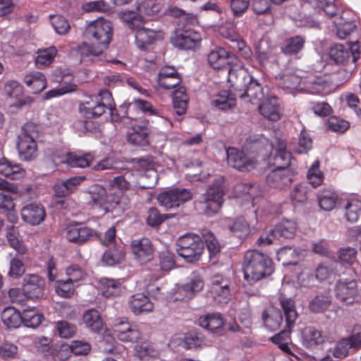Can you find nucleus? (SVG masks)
<instances>
[{
  "label": "nucleus",
  "mask_w": 361,
  "mask_h": 361,
  "mask_svg": "<svg viewBox=\"0 0 361 361\" xmlns=\"http://www.w3.org/2000/svg\"><path fill=\"white\" fill-rule=\"evenodd\" d=\"M65 233L69 242L79 245L92 240L96 235L93 229L78 222L68 224L65 228Z\"/></svg>",
  "instance_id": "13"
},
{
  "label": "nucleus",
  "mask_w": 361,
  "mask_h": 361,
  "mask_svg": "<svg viewBox=\"0 0 361 361\" xmlns=\"http://www.w3.org/2000/svg\"><path fill=\"white\" fill-rule=\"evenodd\" d=\"M222 36L230 40L233 44V45H231L233 49H238L246 58L250 56L251 50L250 47L245 44V42L235 32H233L230 35H226L223 32Z\"/></svg>",
  "instance_id": "52"
},
{
  "label": "nucleus",
  "mask_w": 361,
  "mask_h": 361,
  "mask_svg": "<svg viewBox=\"0 0 361 361\" xmlns=\"http://www.w3.org/2000/svg\"><path fill=\"white\" fill-rule=\"evenodd\" d=\"M289 195L294 207L305 205L308 200V188L305 183L297 184L290 190Z\"/></svg>",
  "instance_id": "39"
},
{
  "label": "nucleus",
  "mask_w": 361,
  "mask_h": 361,
  "mask_svg": "<svg viewBox=\"0 0 361 361\" xmlns=\"http://www.w3.org/2000/svg\"><path fill=\"white\" fill-rule=\"evenodd\" d=\"M82 321L86 327L95 332L101 331L104 326L99 312L95 309H90L83 313Z\"/></svg>",
  "instance_id": "35"
},
{
  "label": "nucleus",
  "mask_w": 361,
  "mask_h": 361,
  "mask_svg": "<svg viewBox=\"0 0 361 361\" xmlns=\"http://www.w3.org/2000/svg\"><path fill=\"white\" fill-rule=\"evenodd\" d=\"M264 90L256 80L253 79L245 90L241 94H238V97L241 99L247 97L250 102L253 99L261 101L267 96V94L265 95Z\"/></svg>",
  "instance_id": "40"
},
{
  "label": "nucleus",
  "mask_w": 361,
  "mask_h": 361,
  "mask_svg": "<svg viewBox=\"0 0 361 361\" xmlns=\"http://www.w3.org/2000/svg\"><path fill=\"white\" fill-rule=\"evenodd\" d=\"M314 6L322 9L329 18H333L338 13V8L334 4V0H304Z\"/></svg>",
  "instance_id": "49"
},
{
  "label": "nucleus",
  "mask_w": 361,
  "mask_h": 361,
  "mask_svg": "<svg viewBox=\"0 0 361 361\" xmlns=\"http://www.w3.org/2000/svg\"><path fill=\"white\" fill-rule=\"evenodd\" d=\"M204 243L206 244L209 256H216L221 251V245L213 233L209 231H204L202 233Z\"/></svg>",
  "instance_id": "51"
},
{
  "label": "nucleus",
  "mask_w": 361,
  "mask_h": 361,
  "mask_svg": "<svg viewBox=\"0 0 361 361\" xmlns=\"http://www.w3.org/2000/svg\"><path fill=\"white\" fill-rule=\"evenodd\" d=\"M1 320L8 329H16L22 323L23 315L14 307H6L1 315Z\"/></svg>",
  "instance_id": "38"
},
{
  "label": "nucleus",
  "mask_w": 361,
  "mask_h": 361,
  "mask_svg": "<svg viewBox=\"0 0 361 361\" xmlns=\"http://www.w3.org/2000/svg\"><path fill=\"white\" fill-rule=\"evenodd\" d=\"M338 194L331 188H324L318 192L317 200L320 208L324 211H331L336 205Z\"/></svg>",
  "instance_id": "32"
},
{
  "label": "nucleus",
  "mask_w": 361,
  "mask_h": 361,
  "mask_svg": "<svg viewBox=\"0 0 361 361\" xmlns=\"http://www.w3.org/2000/svg\"><path fill=\"white\" fill-rule=\"evenodd\" d=\"M312 147V139L303 128L300 133L296 152L302 154L307 153Z\"/></svg>",
  "instance_id": "62"
},
{
  "label": "nucleus",
  "mask_w": 361,
  "mask_h": 361,
  "mask_svg": "<svg viewBox=\"0 0 361 361\" xmlns=\"http://www.w3.org/2000/svg\"><path fill=\"white\" fill-rule=\"evenodd\" d=\"M225 195L224 179H216L203 193L199 200V204L207 216L216 214L221 208Z\"/></svg>",
  "instance_id": "5"
},
{
  "label": "nucleus",
  "mask_w": 361,
  "mask_h": 361,
  "mask_svg": "<svg viewBox=\"0 0 361 361\" xmlns=\"http://www.w3.org/2000/svg\"><path fill=\"white\" fill-rule=\"evenodd\" d=\"M300 75L293 73H284L274 78L275 85L283 90H298Z\"/></svg>",
  "instance_id": "33"
},
{
  "label": "nucleus",
  "mask_w": 361,
  "mask_h": 361,
  "mask_svg": "<svg viewBox=\"0 0 361 361\" xmlns=\"http://www.w3.org/2000/svg\"><path fill=\"white\" fill-rule=\"evenodd\" d=\"M271 260L269 256L256 250L245 252L243 260L244 279L250 284L269 275Z\"/></svg>",
  "instance_id": "2"
},
{
  "label": "nucleus",
  "mask_w": 361,
  "mask_h": 361,
  "mask_svg": "<svg viewBox=\"0 0 361 361\" xmlns=\"http://www.w3.org/2000/svg\"><path fill=\"white\" fill-rule=\"evenodd\" d=\"M280 304L283 310L286 320V328L279 334L272 336V343L287 355H293L289 344L290 343V334L298 317L295 301L292 298H286L283 295L279 297Z\"/></svg>",
  "instance_id": "4"
},
{
  "label": "nucleus",
  "mask_w": 361,
  "mask_h": 361,
  "mask_svg": "<svg viewBox=\"0 0 361 361\" xmlns=\"http://www.w3.org/2000/svg\"><path fill=\"white\" fill-rule=\"evenodd\" d=\"M275 148V154L273 157V169H293L290 168L293 157L292 153L287 149V142L283 135L276 133L275 142H272V149Z\"/></svg>",
  "instance_id": "9"
},
{
  "label": "nucleus",
  "mask_w": 361,
  "mask_h": 361,
  "mask_svg": "<svg viewBox=\"0 0 361 361\" xmlns=\"http://www.w3.org/2000/svg\"><path fill=\"white\" fill-rule=\"evenodd\" d=\"M192 198L191 192L185 188H176L159 194L157 200L160 205L166 209L178 207Z\"/></svg>",
  "instance_id": "12"
},
{
  "label": "nucleus",
  "mask_w": 361,
  "mask_h": 361,
  "mask_svg": "<svg viewBox=\"0 0 361 361\" xmlns=\"http://www.w3.org/2000/svg\"><path fill=\"white\" fill-rule=\"evenodd\" d=\"M343 101L346 106L352 109L358 118L361 119V108L359 106L360 100L354 93L346 92L343 94Z\"/></svg>",
  "instance_id": "64"
},
{
  "label": "nucleus",
  "mask_w": 361,
  "mask_h": 361,
  "mask_svg": "<svg viewBox=\"0 0 361 361\" xmlns=\"http://www.w3.org/2000/svg\"><path fill=\"white\" fill-rule=\"evenodd\" d=\"M329 56L331 61L337 65L344 66L352 59L356 63L360 58V51L357 43L351 46L342 44H336L329 50Z\"/></svg>",
  "instance_id": "8"
},
{
  "label": "nucleus",
  "mask_w": 361,
  "mask_h": 361,
  "mask_svg": "<svg viewBox=\"0 0 361 361\" xmlns=\"http://www.w3.org/2000/svg\"><path fill=\"white\" fill-rule=\"evenodd\" d=\"M122 18L130 29L137 30L135 40L140 49H145L147 45L153 43L159 37V32L142 27L143 22L142 16L135 12H128L124 13Z\"/></svg>",
  "instance_id": "7"
},
{
  "label": "nucleus",
  "mask_w": 361,
  "mask_h": 361,
  "mask_svg": "<svg viewBox=\"0 0 361 361\" xmlns=\"http://www.w3.org/2000/svg\"><path fill=\"white\" fill-rule=\"evenodd\" d=\"M17 149L20 159L30 161L37 154V147L35 140L25 136H18Z\"/></svg>",
  "instance_id": "25"
},
{
  "label": "nucleus",
  "mask_w": 361,
  "mask_h": 361,
  "mask_svg": "<svg viewBox=\"0 0 361 361\" xmlns=\"http://www.w3.org/2000/svg\"><path fill=\"white\" fill-rule=\"evenodd\" d=\"M207 61L214 69H222L232 66L237 58L235 54L229 53L225 49L217 48L208 54Z\"/></svg>",
  "instance_id": "18"
},
{
  "label": "nucleus",
  "mask_w": 361,
  "mask_h": 361,
  "mask_svg": "<svg viewBox=\"0 0 361 361\" xmlns=\"http://www.w3.org/2000/svg\"><path fill=\"white\" fill-rule=\"evenodd\" d=\"M83 37L92 43L83 42L78 47L81 59L92 63L102 61L104 50L107 49L113 37V25L104 18L90 22L85 28Z\"/></svg>",
  "instance_id": "1"
},
{
  "label": "nucleus",
  "mask_w": 361,
  "mask_h": 361,
  "mask_svg": "<svg viewBox=\"0 0 361 361\" xmlns=\"http://www.w3.org/2000/svg\"><path fill=\"white\" fill-rule=\"evenodd\" d=\"M43 319L42 314L27 310L23 312L22 323L27 327L36 328L42 323Z\"/></svg>",
  "instance_id": "63"
},
{
  "label": "nucleus",
  "mask_w": 361,
  "mask_h": 361,
  "mask_svg": "<svg viewBox=\"0 0 361 361\" xmlns=\"http://www.w3.org/2000/svg\"><path fill=\"white\" fill-rule=\"evenodd\" d=\"M18 236L19 233L17 227L14 226H7L6 238L10 245L17 250V252L24 254L25 247L20 242Z\"/></svg>",
  "instance_id": "56"
},
{
  "label": "nucleus",
  "mask_w": 361,
  "mask_h": 361,
  "mask_svg": "<svg viewBox=\"0 0 361 361\" xmlns=\"http://www.w3.org/2000/svg\"><path fill=\"white\" fill-rule=\"evenodd\" d=\"M177 247L178 255L187 262L192 263L200 259L204 250V243L200 235L187 233L178 238Z\"/></svg>",
  "instance_id": "6"
},
{
  "label": "nucleus",
  "mask_w": 361,
  "mask_h": 361,
  "mask_svg": "<svg viewBox=\"0 0 361 361\" xmlns=\"http://www.w3.org/2000/svg\"><path fill=\"white\" fill-rule=\"evenodd\" d=\"M257 59L262 64H265L269 62V59L271 55V47L269 40L266 38H262L257 47Z\"/></svg>",
  "instance_id": "60"
},
{
  "label": "nucleus",
  "mask_w": 361,
  "mask_h": 361,
  "mask_svg": "<svg viewBox=\"0 0 361 361\" xmlns=\"http://www.w3.org/2000/svg\"><path fill=\"white\" fill-rule=\"evenodd\" d=\"M108 247L102 256V261L106 264L113 266L120 263L124 259L125 252L122 245H114Z\"/></svg>",
  "instance_id": "36"
},
{
  "label": "nucleus",
  "mask_w": 361,
  "mask_h": 361,
  "mask_svg": "<svg viewBox=\"0 0 361 361\" xmlns=\"http://www.w3.org/2000/svg\"><path fill=\"white\" fill-rule=\"evenodd\" d=\"M188 97L184 89L180 88L173 92V104L175 112L178 116L186 113Z\"/></svg>",
  "instance_id": "44"
},
{
  "label": "nucleus",
  "mask_w": 361,
  "mask_h": 361,
  "mask_svg": "<svg viewBox=\"0 0 361 361\" xmlns=\"http://www.w3.org/2000/svg\"><path fill=\"white\" fill-rule=\"evenodd\" d=\"M228 228L231 232L239 238L245 236L250 233V225L243 217L235 219L228 225Z\"/></svg>",
  "instance_id": "53"
},
{
  "label": "nucleus",
  "mask_w": 361,
  "mask_h": 361,
  "mask_svg": "<svg viewBox=\"0 0 361 361\" xmlns=\"http://www.w3.org/2000/svg\"><path fill=\"white\" fill-rule=\"evenodd\" d=\"M326 125L329 130L340 133L345 132L350 128L348 121L335 116L328 118Z\"/></svg>",
  "instance_id": "58"
},
{
  "label": "nucleus",
  "mask_w": 361,
  "mask_h": 361,
  "mask_svg": "<svg viewBox=\"0 0 361 361\" xmlns=\"http://www.w3.org/2000/svg\"><path fill=\"white\" fill-rule=\"evenodd\" d=\"M45 216L44 208L40 204L31 203L21 209L22 219L31 225H39L44 220Z\"/></svg>",
  "instance_id": "23"
},
{
  "label": "nucleus",
  "mask_w": 361,
  "mask_h": 361,
  "mask_svg": "<svg viewBox=\"0 0 361 361\" xmlns=\"http://www.w3.org/2000/svg\"><path fill=\"white\" fill-rule=\"evenodd\" d=\"M181 82V77L173 66L162 67L158 75V84L164 89L175 88Z\"/></svg>",
  "instance_id": "22"
},
{
  "label": "nucleus",
  "mask_w": 361,
  "mask_h": 361,
  "mask_svg": "<svg viewBox=\"0 0 361 361\" xmlns=\"http://www.w3.org/2000/svg\"><path fill=\"white\" fill-rule=\"evenodd\" d=\"M45 286L44 280L37 274H26L23 278V290L31 299L42 297Z\"/></svg>",
  "instance_id": "19"
},
{
  "label": "nucleus",
  "mask_w": 361,
  "mask_h": 361,
  "mask_svg": "<svg viewBox=\"0 0 361 361\" xmlns=\"http://www.w3.org/2000/svg\"><path fill=\"white\" fill-rule=\"evenodd\" d=\"M294 176L293 169H272V188L286 189L290 186Z\"/></svg>",
  "instance_id": "30"
},
{
  "label": "nucleus",
  "mask_w": 361,
  "mask_h": 361,
  "mask_svg": "<svg viewBox=\"0 0 361 361\" xmlns=\"http://www.w3.org/2000/svg\"><path fill=\"white\" fill-rule=\"evenodd\" d=\"M252 80V76L243 68L233 65L228 69V82L235 92V97L241 94Z\"/></svg>",
  "instance_id": "14"
},
{
  "label": "nucleus",
  "mask_w": 361,
  "mask_h": 361,
  "mask_svg": "<svg viewBox=\"0 0 361 361\" xmlns=\"http://www.w3.org/2000/svg\"><path fill=\"white\" fill-rule=\"evenodd\" d=\"M212 104L220 110L227 111L233 108L236 102L232 94L224 91L217 95V97L212 101Z\"/></svg>",
  "instance_id": "46"
},
{
  "label": "nucleus",
  "mask_w": 361,
  "mask_h": 361,
  "mask_svg": "<svg viewBox=\"0 0 361 361\" xmlns=\"http://www.w3.org/2000/svg\"><path fill=\"white\" fill-rule=\"evenodd\" d=\"M334 292L337 300L351 303L358 293L357 281L354 279H341L335 284Z\"/></svg>",
  "instance_id": "17"
},
{
  "label": "nucleus",
  "mask_w": 361,
  "mask_h": 361,
  "mask_svg": "<svg viewBox=\"0 0 361 361\" xmlns=\"http://www.w3.org/2000/svg\"><path fill=\"white\" fill-rule=\"evenodd\" d=\"M174 257V255L167 250L158 253L156 263L149 269L154 280L160 279L175 267Z\"/></svg>",
  "instance_id": "16"
},
{
  "label": "nucleus",
  "mask_w": 361,
  "mask_h": 361,
  "mask_svg": "<svg viewBox=\"0 0 361 361\" xmlns=\"http://www.w3.org/2000/svg\"><path fill=\"white\" fill-rule=\"evenodd\" d=\"M129 306L131 311L137 315L152 312L154 309L153 303L142 293L132 295L129 300Z\"/></svg>",
  "instance_id": "29"
},
{
  "label": "nucleus",
  "mask_w": 361,
  "mask_h": 361,
  "mask_svg": "<svg viewBox=\"0 0 361 361\" xmlns=\"http://www.w3.org/2000/svg\"><path fill=\"white\" fill-rule=\"evenodd\" d=\"M357 253L354 247H341L337 252V257L342 264L353 265L357 262Z\"/></svg>",
  "instance_id": "54"
},
{
  "label": "nucleus",
  "mask_w": 361,
  "mask_h": 361,
  "mask_svg": "<svg viewBox=\"0 0 361 361\" xmlns=\"http://www.w3.org/2000/svg\"><path fill=\"white\" fill-rule=\"evenodd\" d=\"M56 329L60 337L63 338H69L73 336L76 331V327L74 324L67 321H58L56 322Z\"/></svg>",
  "instance_id": "61"
},
{
  "label": "nucleus",
  "mask_w": 361,
  "mask_h": 361,
  "mask_svg": "<svg viewBox=\"0 0 361 361\" xmlns=\"http://www.w3.org/2000/svg\"><path fill=\"white\" fill-rule=\"evenodd\" d=\"M345 216L350 223H355L361 217V201L351 199L345 206Z\"/></svg>",
  "instance_id": "45"
},
{
  "label": "nucleus",
  "mask_w": 361,
  "mask_h": 361,
  "mask_svg": "<svg viewBox=\"0 0 361 361\" xmlns=\"http://www.w3.org/2000/svg\"><path fill=\"white\" fill-rule=\"evenodd\" d=\"M107 109L112 116L116 111L111 93L107 90H102L97 95L88 97L80 102L78 106L80 113L87 118L100 117Z\"/></svg>",
  "instance_id": "3"
},
{
  "label": "nucleus",
  "mask_w": 361,
  "mask_h": 361,
  "mask_svg": "<svg viewBox=\"0 0 361 361\" xmlns=\"http://www.w3.org/2000/svg\"><path fill=\"white\" fill-rule=\"evenodd\" d=\"M103 286L102 293L104 296H115L118 295L121 288V284L118 280L104 278L100 280Z\"/></svg>",
  "instance_id": "55"
},
{
  "label": "nucleus",
  "mask_w": 361,
  "mask_h": 361,
  "mask_svg": "<svg viewBox=\"0 0 361 361\" xmlns=\"http://www.w3.org/2000/svg\"><path fill=\"white\" fill-rule=\"evenodd\" d=\"M130 248L134 259L140 265H145L154 257V247L152 241L147 238L133 240Z\"/></svg>",
  "instance_id": "11"
},
{
  "label": "nucleus",
  "mask_w": 361,
  "mask_h": 361,
  "mask_svg": "<svg viewBox=\"0 0 361 361\" xmlns=\"http://www.w3.org/2000/svg\"><path fill=\"white\" fill-rule=\"evenodd\" d=\"M75 286L68 279L58 280L55 283V291L56 294L62 298H68L73 295Z\"/></svg>",
  "instance_id": "57"
},
{
  "label": "nucleus",
  "mask_w": 361,
  "mask_h": 361,
  "mask_svg": "<svg viewBox=\"0 0 361 361\" xmlns=\"http://www.w3.org/2000/svg\"><path fill=\"white\" fill-rule=\"evenodd\" d=\"M320 162L318 159L315 160L307 173V179L310 184L314 188L320 186L324 182V174L319 169Z\"/></svg>",
  "instance_id": "48"
},
{
  "label": "nucleus",
  "mask_w": 361,
  "mask_h": 361,
  "mask_svg": "<svg viewBox=\"0 0 361 361\" xmlns=\"http://www.w3.org/2000/svg\"><path fill=\"white\" fill-rule=\"evenodd\" d=\"M331 304V298L329 294H320L310 301L308 308L311 312L322 313L327 310Z\"/></svg>",
  "instance_id": "42"
},
{
  "label": "nucleus",
  "mask_w": 361,
  "mask_h": 361,
  "mask_svg": "<svg viewBox=\"0 0 361 361\" xmlns=\"http://www.w3.org/2000/svg\"><path fill=\"white\" fill-rule=\"evenodd\" d=\"M204 286L202 278L195 274L191 276L190 281L183 286L182 290L188 298L192 297L195 293L201 291Z\"/></svg>",
  "instance_id": "47"
},
{
  "label": "nucleus",
  "mask_w": 361,
  "mask_h": 361,
  "mask_svg": "<svg viewBox=\"0 0 361 361\" xmlns=\"http://www.w3.org/2000/svg\"><path fill=\"white\" fill-rule=\"evenodd\" d=\"M94 159L91 153L68 152L60 160L71 167L85 168L90 166Z\"/></svg>",
  "instance_id": "28"
},
{
  "label": "nucleus",
  "mask_w": 361,
  "mask_h": 361,
  "mask_svg": "<svg viewBox=\"0 0 361 361\" xmlns=\"http://www.w3.org/2000/svg\"><path fill=\"white\" fill-rule=\"evenodd\" d=\"M305 39L302 36L295 35L287 38L281 47L283 54L289 56H298L305 47Z\"/></svg>",
  "instance_id": "31"
},
{
  "label": "nucleus",
  "mask_w": 361,
  "mask_h": 361,
  "mask_svg": "<svg viewBox=\"0 0 361 361\" xmlns=\"http://www.w3.org/2000/svg\"><path fill=\"white\" fill-rule=\"evenodd\" d=\"M302 336L303 341L310 347L320 344L324 341L321 332L312 326L305 327L302 331Z\"/></svg>",
  "instance_id": "50"
},
{
  "label": "nucleus",
  "mask_w": 361,
  "mask_h": 361,
  "mask_svg": "<svg viewBox=\"0 0 361 361\" xmlns=\"http://www.w3.org/2000/svg\"><path fill=\"white\" fill-rule=\"evenodd\" d=\"M150 130L146 124H135L128 133L129 143L136 146H146L149 144Z\"/></svg>",
  "instance_id": "24"
},
{
  "label": "nucleus",
  "mask_w": 361,
  "mask_h": 361,
  "mask_svg": "<svg viewBox=\"0 0 361 361\" xmlns=\"http://www.w3.org/2000/svg\"><path fill=\"white\" fill-rule=\"evenodd\" d=\"M270 145L269 140L262 134H254L246 138L244 147L247 150L261 153Z\"/></svg>",
  "instance_id": "34"
},
{
  "label": "nucleus",
  "mask_w": 361,
  "mask_h": 361,
  "mask_svg": "<svg viewBox=\"0 0 361 361\" xmlns=\"http://www.w3.org/2000/svg\"><path fill=\"white\" fill-rule=\"evenodd\" d=\"M296 231V224L292 220L285 219L279 222L272 229V236H282L286 238H292Z\"/></svg>",
  "instance_id": "41"
},
{
  "label": "nucleus",
  "mask_w": 361,
  "mask_h": 361,
  "mask_svg": "<svg viewBox=\"0 0 361 361\" xmlns=\"http://www.w3.org/2000/svg\"><path fill=\"white\" fill-rule=\"evenodd\" d=\"M134 174L131 172H126L123 175L118 176L114 178L110 182L109 186L111 188L117 189L124 192L131 188L134 182Z\"/></svg>",
  "instance_id": "43"
},
{
  "label": "nucleus",
  "mask_w": 361,
  "mask_h": 361,
  "mask_svg": "<svg viewBox=\"0 0 361 361\" xmlns=\"http://www.w3.org/2000/svg\"><path fill=\"white\" fill-rule=\"evenodd\" d=\"M200 34L192 29H178L171 38V44L180 49L191 50L199 47Z\"/></svg>",
  "instance_id": "10"
},
{
  "label": "nucleus",
  "mask_w": 361,
  "mask_h": 361,
  "mask_svg": "<svg viewBox=\"0 0 361 361\" xmlns=\"http://www.w3.org/2000/svg\"><path fill=\"white\" fill-rule=\"evenodd\" d=\"M51 24L56 32L61 35L67 34L71 28L68 21L59 15L51 17Z\"/></svg>",
  "instance_id": "59"
},
{
  "label": "nucleus",
  "mask_w": 361,
  "mask_h": 361,
  "mask_svg": "<svg viewBox=\"0 0 361 361\" xmlns=\"http://www.w3.org/2000/svg\"><path fill=\"white\" fill-rule=\"evenodd\" d=\"M113 334L123 342L137 341L141 336L140 331L136 326L126 322H119L114 324Z\"/></svg>",
  "instance_id": "21"
},
{
  "label": "nucleus",
  "mask_w": 361,
  "mask_h": 361,
  "mask_svg": "<svg viewBox=\"0 0 361 361\" xmlns=\"http://www.w3.org/2000/svg\"><path fill=\"white\" fill-rule=\"evenodd\" d=\"M199 324L218 336L225 333L224 322L219 314H210L201 317L199 319Z\"/></svg>",
  "instance_id": "26"
},
{
  "label": "nucleus",
  "mask_w": 361,
  "mask_h": 361,
  "mask_svg": "<svg viewBox=\"0 0 361 361\" xmlns=\"http://www.w3.org/2000/svg\"><path fill=\"white\" fill-rule=\"evenodd\" d=\"M228 164L240 171H249L254 169L256 161L247 157L244 152L234 147L227 149Z\"/></svg>",
  "instance_id": "20"
},
{
  "label": "nucleus",
  "mask_w": 361,
  "mask_h": 361,
  "mask_svg": "<svg viewBox=\"0 0 361 361\" xmlns=\"http://www.w3.org/2000/svg\"><path fill=\"white\" fill-rule=\"evenodd\" d=\"M300 79L298 91L315 94L320 93L324 90L323 80L312 73L300 75Z\"/></svg>",
  "instance_id": "27"
},
{
  "label": "nucleus",
  "mask_w": 361,
  "mask_h": 361,
  "mask_svg": "<svg viewBox=\"0 0 361 361\" xmlns=\"http://www.w3.org/2000/svg\"><path fill=\"white\" fill-rule=\"evenodd\" d=\"M24 82L31 88L32 93L37 94L47 87L45 76L40 72L27 74L24 78Z\"/></svg>",
  "instance_id": "37"
},
{
  "label": "nucleus",
  "mask_w": 361,
  "mask_h": 361,
  "mask_svg": "<svg viewBox=\"0 0 361 361\" xmlns=\"http://www.w3.org/2000/svg\"><path fill=\"white\" fill-rule=\"evenodd\" d=\"M231 281L221 274H216L211 277V294L219 303H227L231 296Z\"/></svg>",
  "instance_id": "15"
}]
</instances>
